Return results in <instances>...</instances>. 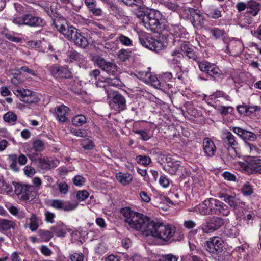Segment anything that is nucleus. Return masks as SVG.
Listing matches in <instances>:
<instances>
[{"instance_id":"obj_18","label":"nucleus","mask_w":261,"mask_h":261,"mask_svg":"<svg viewBox=\"0 0 261 261\" xmlns=\"http://www.w3.org/2000/svg\"><path fill=\"white\" fill-rule=\"evenodd\" d=\"M55 113L57 120L62 123L68 121V115L70 109L64 105L55 107Z\"/></svg>"},{"instance_id":"obj_4","label":"nucleus","mask_w":261,"mask_h":261,"mask_svg":"<svg viewBox=\"0 0 261 261\" xmlns=\"http://www.w3.org/2000/svg\"><path fill=\"white\" fill-rule=\"evenodd\" d=\"M53 24L57 29L68 40L73 41L79 33L76 28L68 25L65 20L63 19H55Z\"/></svg>"},{"instance_id":"obj_39","label":"nucleus","mask_w":261,"mask_h":261,"mask_svg":"<svg viewBox=\"0 0 261 261\" xmlns=\"http://www.w3.org/2000/svg\"><path fill=\"white\" fill-rule=\"evenodd\" d=\"M33 148L36 151L41 152L44 149V143L40 139L36 140L33 143Z\"/></svg>"},{"instance_id":"obj_35","label":"nucleus","mask_w":261,"mask_h":261,"mask_svg":"<svg viewBox=\"0 0 261 261\" xmlns=\"http://www.w3.org/2000/svg\"><path fill=\"white\" fill-rule=\"evenodd\" d=\"M87 122L86 117L83 115H77L72 119V123L73 125L81 126Z\"/></svg>"},{"instance_id":"obj_11","label":"nucleus","mask_w":261,"mask_h":261,"mask_svg":"<svg viewBox=\"0 0 261 261\" xmlns=\"http://www.w3.org/2000/svg\"><path fill=\"white\" fill-rule=\"evenodd\" d=\"M223 240L219 237H214L206 242V250L211 253L218 254L222 251Z\"/></svg>"},{"instance_id":"obj_59","label":"nucleus","mask_w":261,"mask_h":261,"mask_svg":"<svg viewBox=\"0 0 261 261\" xmlns=\"http://www.w3.org/2000/svg\"><path fill=\"white\" fill-rule=\"evenodd\" d=\"M24 172L27 176L31 177L35 174V170L33 167L31 166H27L24 168Z\"/></svg>"},{"instance_id":"obj_42","label":"nucleus","mask_w":261,"mask_h":261,"mask_svg":"<svg viewBox=\"0 0 261 261\" xmlns=\"http://www.w3.org/2000/svg\"><path fill=\"white\" fill-rule=\"evenodd\" d=\"M225 234L230 237H236L238 234L237 228L233 226H228L225 229Z\"/></svg>"},{"instance_id":"obj_45","label":"nucleus","mask_w":261,"mask_h":261,"mask_svg":"<svg viewBox=\"0 0 261 261\" xmlns=\"http://www.w3.org/2000/svg\"><path fill=\"white\" fill-rule=\"evenodd\" d=\"M242 192L243 194L246 196L251 195L253 193L252 186L249 182H246L243 186L242 189Z\"/></svg>"},{"instance_id":"obj_3","label":"nucleus","mask_w":261,"mask_h":261,"mask_svg":"<svg viewBox=\"0 0 261 261\" xmlns=\"http://www.w3.org/2000/svg\"><path fill=\"white\" fill-rule=\"evenodd\" d=\"M150 227L152 229L149 236L165 241H169L175 233L176 228L171 225H164L154 222L153 225H150Z\"/></svg>"},{"instance_id":"obj_9","label":"nucleus","mask_w":261,"mask_h":261,"mask_svg":"<svg viewBox=\"0 0 261 261\" xmlns=\"http://www.w3.org/2000/svg\"><path fill=\"white\" fill-rule=\"evenodd\" d=\"M35 187L30 185H22L17 184L15 186V193L22 200L27 201L32 199L34 197Z\"/></svg>"},{"instance_id":"obj_55","label":"nucleus","mask_w":261,"mask_h":261,"mask_svg":"<svg viewBox=\"0 0 261 261\" xmlns=\"http://www.w3.org/2000/svg\"><path fill=\"white\" fill-rule=\"evenodd\" d=\"M58 188L59 192L63 194H66L68 191V186L65 182L59 183Z\"/></svg>"},{"instance_id":"obj_22","label":"nucleus","mask_w":261,"mask_h":261,"mask_svg":"<svg viewBox=\"0 0 261 261\" xmlns=\"http://www.w3.org/2000/svg\"><path fill=\"white\" fill-rule=\"evenodd\" d=\"M9 159L11 161L10 167L15 171L19 170V167L17 165V162L21 166L25 165L27 162V157L23 154H20L18 157L16 154L10 155H9Z\"/></svg>"},{"instance_id":"obj_19","label":"nucleus","mask_w":261,"mask_h":261,"mask_svg":"<svg viewBox=\"0 0 261 261\" xmlns=\"http://www.w3.org/2000/svg\"><path fill=\"white\" fill-rule=\"evenodd\" d=\"M202 146L205 156H214L216 152V147L213 140L209 138H205L203 141Z\"/></svg>"},{"instance_id":"obj_38","label":"nucleus","mask_w":261,"mask_h":261,"mask_svg":"<svg viewBox=\"0 0 261 261\" xmlns=\"http://www.w3.org/2000/svg\"><path fill=\"white\" fill-rule=\"evenodd\" d=\"M16 92L17 93V96H19V99L23 102L33 92V91H32L29 89H18V90H17Z\"/></svg>"},{"instance_id":"obj_60","label":"nucleus","mask_w":261,"mask_h":261,"mask_svg":"<svg viewBox=\"0 0 261 261\" xmlns=\"http://www.w3.org/2000/svg\"><path fill=\"white\" fill-rule=\"evenodd\" d=\"M45 220L47 222L53 223L55 215L49 211H46L45 214Z\"/></svg>"},{"instance_id":"obj_6","label":"nucleus","mask_w":261,"mask_h":261,"mask_svg":"<svg viewBox=\"0 0 261 261\" xmlns=\"http://www.w3.org/2000/svg\"><path fill=\"white\" fill-rule=\"evenodd\" d=\"M121 213L125 218L124 221L128 223L132 228L138 230L140 229V225H138L140 217H143V214L132 211L128 207L121 208Z\"/></svg>"},{"instance_id":"obj_21","label":"nucleus","mask_w":261,"mask_h":261,"mask_svg":"<svg viewBox=\"0 0 261 261\" xmlns=\"http://www.w3.org/2000/svg\"><path fill=\"white\" fill-rule=\"evenodd\" d=\"M243 50V44L240 41L232 40L227 45L226 52L230 55L236 56Z\"/></svg>"},{"instance_id":"obj_14","label":"nucleus","mask_w":261,"mask_h":261,"mask_svg":"<svg viewBox=\"0 0 261 261\" xmlns=\"http://www.w3.org/2000/svg\"><path fill=\"white\" fill-rule=\"evenodd\" d=\"M51 74L56 77L69 79L72 77V72L67 66H61L54 64L50 67Z\"/></svg>"},{"instance_id":"obj_57","label":"nucleus","mask_w":261,"mask_h":261,"mask_svg":"<svg viewBox=\"0 0 261 261\" xmlns=\"http://www.w3.org/2000/svg\"><path fill=\"white\" fill-rule=\"evenodd\" d=\"M171 56L173 57V59H176V62L178 61V59H180L183 57V53L179 49H175L171 52Z\"/></svg>"},{"instance_id":"obj_50","label":"nucleus","mask_w":261,"mask_h":261,"mask_svg":"<svg viewBox=\"0 0 261 261\" xmlns=\"http://www.w3.org/2000/svg\"><path fill=\"white\" fill-rule=\"evenodd\" d=\"M138 7L139 10L136 12H135V14L138 18L141 19L142 20V22H143V18L146 15V12L147 11V9H145L143 7H141V6Z\"/></svg>"},{"instance_id":"obj_36","label":"nucleus","mask_w":261,"mask_h":261,"mask_svg":"<svg viewBox=\"0 0 261 261\" xmlns=\"http://www.w3.org/2000/svg\"><path fill=\"white\" fill-rule=\"evenodd\" d=\"M29 228L32 231L37 230L39 227V220L35 214H32L29 218Z\"/></svg>"},{"instance_id":"obj_49","label":"nucleus","mask_w":261,"mask_h":261,"mask_svg":"<svg viewBox=\"0 0 261 261\" xmlns=\"http://www.w3.org/2000/svg\"><path fill=\"white\" fill-rule=\"evenodd\" d=\"M81 145L85 149L87 150H91L94 147L93 141L88 139L83 140Z\"/></svg>"},{"instance_id":"obj_53","label":"nucleus","mask_w":261,"mask_h":261,"mask_svg":"<svg viewBox=\"0 0 261 261\" xmlns=\"http://www.w3.org/2000/svg\"><path fill=\"white\" fill-rule=\"evenodd\" d=\"M71 261H83L84 255L82 253H73L70 255Z\"/></svg>"},{"instance_id":"obj_17","label":"nucleus","mask_w":261,"mask_h":261,"mask_svg":"<svg viewBox=\"0 0 261 261\" xmlns=\"http://www.w3.org/2000/svg\"><path fill=\"white\" fill-rule=\"evenodd\" d=\"M190 12V21L194 27L202 28L205 21L204 16L201 14L199 10L191 8Z\"/></svg>"},{"instance_id":"obj_25","label":"nucleus","mask_w":261,"mask_h":261,"mask_svg":"<svg viewBox=\"0 0 261 261\" xmlns=\"http://www.w3.org/2000/svg\"><path fill=\"white\" fill-rule=\"evenodd\" d=\"M181 51L187 56L189 59H191L198 63V57L195 54V51L191 48H189L188 45L186 44H182L180 46Z\"/></svg>"},{"instance_id":"obj_1","label":"nucleus","mask_w":261,"mask_h":261,"mask_svg":"<svg viewBox=\"0 0 261 261\" xmlns=\"http://www.w3.org/2000/svg\"><path fill=\"white\" fill-rule=\"evenodd\" d=\"M202 215L221 214L227 216L230 214V210L227 205L221 201L214 198L205 199L199 204L196 205L191 210Z\"/></svg>"},{"instance_id":"obj_64","label":"nucleus","mask_w":261,"mask_h":261,"mask_svg":"<svg viewBox=\"0 0 261 261\" xmlns=\"http://www.w3.org/2000/svg\"><path fill=\"white\" fill-rule=\"evenodd\" d=\"M162 261H177V257L172 254H167L162 256Z\"/></svg>"},{"instance_id":"obj_54","label":"nucleus","mask_w":261,"mask_h":261,"mask_svg":"<svg viewBox=\"0 0 261 261\" xmlns=\"http://www.w3.org/2000/svg\"><path fill=\"white\" fill-rule=\"evenodd\" d=\"M211 32L216 39L220 38L221 37H222L224 34V31L219 28L212 29Z\"/></svg>"},{"instance_id":"obj_40","label":"nucleus","mask_w":261,"mask_h":261,"mask_svg":"<svg viewBox=\"0 0 261 261\" xmlns=\"http://www.w3.org/2000/svg\"><path fill=\"white\" fill-rule=\"evenodd\" d=\"M135 133L139 135L140 138L143 141H147L152 137L151 133L144 130H137L135 132Z\"/></svg>"},{"instance_id":"obj_12","label":"nucleus","mask_w":261,"mask_h":261,"mask_svg":"<svg viewBox=\"0 0 261 261\" xmlns=\"http://www.w3.org/2000/svg\"><path fill=\"white\" fill-rule=\"evenodd\" d=\"M109 105L111 109L118 112L124 110L126 108L125 97L118 92L114 93V96L110 101Z\"/></svg>"},{"instance_id":"obj_46","label":"nucleus","mask_w":261,"mask_h":261,"mask_svg":"<svg viewBox=\"0 0 261 261\" xmlns=\"http://www.w3.org/2000/svg\"><path fill=\"white\" fill-rule=\"evenodd\" d=\"M172 31L173 32L171 33L174 36L181 37L182 33L185 32V29L179 25H174L173 27Z\"/></svg>"},{"instance_id":"obj_47","label":"nucleus","mask_w":261,"mask_h":261,"mask_svg":"<svg viewBox=\"0 0 261 261\" xmlns=\"http://www.w3.org/2000/svg\"><path fill=\"white\" fill-rule=\"evenodd\" d=\"M39 98H38L36 94L33 92L32 93L24 100V102L29 104L36 103L38 102Z\"/></svg>"},{"instance_id":"obj_51","label":"nucleus","mask_w":261,"mask_h":261,"mask_svg":"<svg viewBox=\"0 0 261 261\" xmlns=\"http://www.w3.org/2000/svg\"><path fill=\"white\" fill-rule=\"evenodd\" d=\"M129 51L126 49H121L118 53L119 58L123 61H126L129 58Z\"/></svg>"},{"instance_id":"obj_56","label":"nucleus","mask_w":261,"mask_h":261,"mask_svg":"<svg viewBox=\"0 0 261 261\" xmlns=\"http://www.w3.org/2000/svg\"><path fill=\"white\" fill-rule=\"evenodd\" d=\"M218 110L222 115H226L228 113L232 111L233 108L231 107H224L221 106L218 108Z\"/></svg>"},{"instance_id":"obj_62","label":"nucleus","mask_w":261,"mask_h":261,"mask_svg":"<svg viewBox=\"0 0 261 261\" xmlns=\"http://www.w3.org/2000/svg\"><path fill=\"white\" fill-rule=\"evenodd\" d=\"M159 183L163 187L167 188L169 185V180L165 176L161 175L159 179Z\"/></svg>"},{"instance_id":"obj_13","label":"nucleus","mask_w":261,"mask_h":261,"mask_svg":"<svg viewBox=\"0 0 261 261\" xmlns=\"http://www.w3.org/2000/svg\"><path fill=\"white\" fill-rule=\"evenodd\" d=\"M97 66L109 75L115 76L118 72V66L114 63L107 62L103 58L96 60Z\"/></svg>"},{"instance_id":"obj_48","label":"nucleus","mask_w":261,"mask_h":261,"mask_svg":"<svg viewBox=\"0 0 261 261\" xmlns=\"http://www.w3.org/2000/svg\"><path fill=\"white\" fill-rule=\"evenodd\" d=\"M242 139L243 140L254 141L256 139V135L251 132L245 130L244 132Z\"/></svg>"},{"instance_id":"obj_63","label":"nucleus","mask_w":261,"mask_h":261,"mask_svg":"<svg viewBox=\"0 0 261 261\" xmlns=\"http://www.w3.org/2000/svg\"><path fill=\"white\" fill-rule=\"evenodd\" d=\"M208 15L214 19H217L221 16V12L218 9H213L210 12Z\"/></svg>"},{"instance_id":"obj_30","label":"nucleus","mask_w":261,"mask_h":261,"mask_svg":"<svg viewBox=\"0 0 261 261\" xmlns=\"http://www.w3.org/2000/svg\"><path fill=\"white\" fill-rule=\"evenodd\" d=\"M105 83H107L108 84H110L111 85L115 86L118 85V81L116 79H110L108 78L106 79L105 82L100 81V82H96L95 83V85L97 87H104L106 92L108 93V96H109L111 94L109 92V90L106 88V84Z\"/></svg>"},{"instance_id":"obj_31","label":"nucleus","mask_w":261,"mask_h":261,"mask_svg":"<svg viewBox=\"0 0 261 261\" xmlns=\"http://www.w3.org/2000/svg\"><path fill=\"white\" fill-rule=\"evenodd\" d=\"M37 162L38 163V166L43 169L48 170L54 167L53 161L43 157L42 155H40Z\"/></svg>"},{"instance_id":"obj_29","label":"nucleus","mask_w":261,"mask_h":261,"mask_svg":"<svg viewBox=\"0 0 261 261\" xmlns=\"http://www.w3.org/2000/svg\"><path fill=\"white\" fill-rule=\"evenodd\" d=\"M50 230L58 237H64L66 234L65 226L62 223H59L56 226L51 227Z\"/></svg>"},{"instance_id":"obj_23","label":"nucleus","mask_w":261,"mask_h":261,"mask_svg":"<svg viewBox=\"0 0 261 261\" xmlns=\"http://www.w3.org/2000/svg\"><path fill=\"white\" fill-rule=\"evenodd\" d=\"M221 197L223 198V200L226 203H228L230 207L234 208H236V207L241 203L240 200L236 196L223 194Z\"/></svg>"},{"instance_id":"obj_44","label":"nucleus","mask_w":261,"mask_h":261,"mask_svg":"<svg viewBox=\"0 0 261 261\" xmlns=\"http://www.w3.org/2000/svg\"><path fill=\"white\" fill-rule=\"evenodd\" d=\"M122 44L125 46H130L132 45V41L131 39L127 36L124 35L120 34L117 38Z\"/></svg>"},{"instance_id":"obj_27","label":"nucleus","mask_w":261,"mask_h":261,"mask_svg":"<svg viewBox=\"0 0 261 261\" xmlns=\"http://www.w3.org/2000/svg\"><path fill=\"white\" fill-rule=\"evenodd\" d=\"M247 167L253 172L261 173V159L253 158L248 163Z\"/></svg>"},{"instance_id":"obj_16","label":"nucleus","mask_w":261,"mask_h":261,"mask_svg":"<svg viewBox=\"0 0 261 261\" xmlns=\"http://www.w3.org/2000/svg\"><path fill=\"white\" fill-rule=\"evenodd\" d=\"M138 225H140V229H138V231L141 232L144 235L146 236H149L151 230L150 225H153L154 222L151 221V219L146 216L143 214V217H140Z\"/></svg>"},{"instance_id":"obj_43","label":"nucleus","mask_w":261,"mask_h":261,"mask_svg":"<svg viewBox=\"0 0 261 261\" xmlns=\"http://www.w3.org/2000/svg\"><path fill=\"white\" fill-rule=\"evenodd\" d=\"M137 160L139 164L145 166L148 165L151 162L150 158L146 155H138L137 156Z\"/></svg>"},{"instance_id":"obj_26","label":"nucleus","mask_w":261,"mask_h":261,"mask_svg":"<svg viewBox=\"0 0 261 261\" xmlns=\"http://www.w3.org/2000/svg\"><path fill=\"white\" fill-rule=\"evenodd\" d=\"M116 177L118 181L123 186L128 185L132 180V177L129 173H122L119 172L116 175Z\"/></svg>"},{"instance_id":"obj_41","label":"nucleus","mask_w":261,"mask_h":261,"mask_svg":"<svg viewBox=\"0 0 261 261\" xmlns=\"http://www.w3.org/2000/svg\"><path fill=\"white\" fill-rule=\"evenodd\" d=\"M3 118L4 120L8 123H14L17 120V116L11 112L6 113Z\"/></svg>"},{"instance_id":"obj_37","label":"nucleus","mask_w":261,"mask_h":261,"mask_svg":"<svg viewBox=\"0 0 261 261\" xmlns=\"http://www.w3.org/2000/svg\"><path fill=\"white\" fill-rule=\"evenodd\" d=\"M38 234L43 242H48L53 237V232L49 230H39Z\"/></svg>"},{"instance_id":"obj_61","label":"nucleus","mask_w":261,"mask_h":261,"mask_svg":"<svg viewBox=\"0 0 261 261\" xmlns=\"http://www.w3.org/2000/svg\"><path fill=\"white\" fill-rule=\"evenodd\" d=\"M12 191V186L7 183L5 181H4V184L2 185V190L1 193L6 192L7 193H10Z\"/></svg>"},{"instance_id":"obj_28","label":"nucleus","mask_w":261,"mask_h":261,"mask_svg":"<svg viewBox=\"0 0 261 261\" xmlns=\"http://www.w3.org/2000/svg\"><path fill=\"white\" fill-rule=\"evenodd\" d=\"M259 5V3L255 1H249L247 7L248 12L253 16H256L260 10Z\"/></svg>"},{"instance_id":"obj_7","label":"nucleus","mask_w":261,"mask_h":261,"mask_svg":"<svg viewBox=\"0 0 261 261\" xmlns=\"http://www.w3.org/2000/svg\"><path fill=\"white\" fill-rule=\"evenodd\" d=\"M224 223L225 220L224 219L217 216H212L209 217L200 226V228L204 233H210L219 229Z\"/></svg>"},{"instance_id":"obj_58","label":"nucleus","mask_w":261,"mask_h":261,"mask_svg":"<svg viewBox=\"0 0 261 261\" xmlns=\"http://www.w3.org/2000/svg\"><path fill=\"white\" fill-rule=\"evenodd\" d=\"M85 182V179L81 175H76L73 178V183L76 186H81Z\"/></svg>"},{"instance_id":"obj_20","label":"nucleus","mask_w":261,"mask_h":261,"mask_svg":"<svg viewBox=\"0 0 261 261\" xmlns=\"http://www.w3.org/2000/svg\"><path fill=\"white\" fill-rule=\"evenodd\" d=\"M164 169L168 171L171 175H177L179 177L184 176V167L181 166L180 162L178 161H175L172 163L171 165H169Z\"/></svg>"},{"instance_id":"obj_10","label":"nucleus","mask_w":261,"mask_h":261,"mask_svg":"<svg viewBox=\"0 0 261 261\" xmlns=\"http://www.w3.org/2000/svg\"><path fill=\"white\" fill-rule=\"evenodd\" d=\"M139 42L142 46L155 52H159L164 48L162 42L149 36H139Z\"/></svg>"},{"instance_id":"obj_33","label":"nucleus","mask_w":261,"mask_h":261,"mask_svg":"<svg viewBox=\"0 0 261 261\" xmlns=\"http://www.w3.org/2000/svg\"><path fill=\"white\" fill-rule=\"evenodd\" d=\"M15 225V222L11 220L0 219V229L3 231L14 229Z\"/></svg>"},{"instance_id":"obj_2","label":"nucleus","mask_w":261,"mask_h":261,"mask_svg":"<svg viewBox=\"0 0 261 261\" xmlns=\"http://www.w3.org/2000/svg\"><path fill=\"white\" fill-rule=\"evenodd\" d=\"M143 23L147 29L156 33H161L167 28L166 22L162 19L161 13L154 9H147Z\"/></svg>"},{"instance_id":"obj_32","label":"nucleus","mask_w":261,"mask_h":261,"mask_svg":"<svg viewBox=\"0 0 261 261\" xmlns=\"http://www.w3.org/2000/svg\"><path fill=\"white\" fill-rule=\"evenodd\" d=\"M73 41L76 45L82 48H85L89 43L88 39L81 33H79Z\"/></svg>"},{"instance_id":"obj_5","label":"nucleus","mask_w":261,"mask_h":261,"mask_svg":"<svg viewBox=\"0 0 261 261\" xmlns=\"http://www.w3.org/2000/svg\"><path fill=\"white\" fill-rule=\"evenodd\" d=\"M13 22L18 25H25L32 27L43 26L45 24V21L43 19L30 13L17 17L14 19Z\"/></svg>"},{"instance_id":"obj_24","label":"nucleus","mask_w":261,"mask_h":261,"mask_svg":"<svg viewBox=\"0 0 261 261\" xmlns=\"http://www.w3.org/2000/svg\"><path fill=\"white\" fill-rule=\"evenodd\" d=\"M224 141L232 148L233 151H234L238 144L236 138L230 132L224 133Z\"/></svg>"},{"instance_id":"obj_52","label":"nucleus","mask_w":261,"mask_h":261,"mask_svg":"<svg viewBox=\"0 0 261 261\" xmlns=\"http://www.w3.org/2000/svg\"><path fill=\"white\" fill-rule=\"evenodd\" d=\"M88 196L89 193L85 190L79 191L76 194V198L80 201L85 200Z\"/></svg>"},{"instance_id":"obj_8","label":"nucleus","mask_w":261,"mask_h":261,"mask_svg":"<svg viewBox=\"0 0 261 261\" xmlns=\"http://www.w3.org/2000/svg\"><path fill=\"white\" fill-rule=\"evenodd\" d=\"M199 69L215 80L223 78L222 72L215 65L206 61H198Z\"/></svg>"},{"instance_id":"obj_15","label":"nucleus","mask_w":261,"mask_h":261,"mask_svg":"<svg viewBox=\"0 0 261 261\" xmlns=\"http://www.w3.org/2000/svg\"><path fill=\"white\" fill-rule=\"evenodd\" d=\"M50 205L57 210L71 211L75 210L77 207L78 204L71 203L69 201H64L62 200L54 199L51 201Z\"/></svg>"},{"instance_id":"obj_34","label":"nucleus","mask_w":261,"mask_h":261,"mask_svg":"<svg viewBox=\"0 0 261 261\" xmlns=\"http://www.w3.org/2000/svg\"><path fill=\"white\" fill-rule=\"evenodd\" d=\"M145 80L150 82L152 86L159 88L161 87V83L155 75H152L150 72L145 73Z\"/></svg>"}]
</instances>
